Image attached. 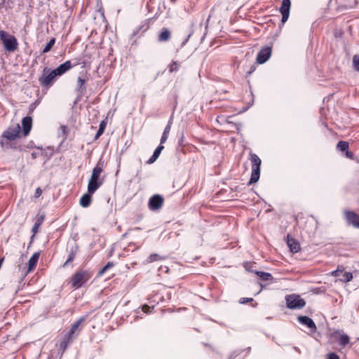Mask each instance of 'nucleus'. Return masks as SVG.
Segmentation results:
<instances>
[{
  "mask_svg": "<svg viewBox=\"0 0 359 359\" xmlns=\"http://www.w3.org/2000/svg\"><path fill=\"white\" fill-rule=\"evenodd\" d=\"M343 274V278L341 279V280L345 282V283H348L349 281H351L353 278V275L351 272H344V273H342Z\"/></svg>",
  "mask_w": 359,
  "mask_h": 359,
  "instance_id": "nucleus-33",
  "label": "nucleus"
},
{
  "mask_svg": "<svg viewBox=\"0 0 359 359\" xmlns=\"http://www.w3.org/2000/svg\"><path fill=\"white\" fill-rule=\"evenodd\" d=\"M172 124V117H171L169 119L168 124L164 129V131H163L161 138V142H160L161 144H164L166 142V140H168V135L170 132Z\"/></svg>",
  "mask_w": 359,
  "mask_h": 359,
  "instance_id": "nucleus-18",
  "label": "nucleus"
},
{
  "mask_svg": "<svg viewBox=\"0 0 359 359\" xmlns=\"http://www.w3.org/2000/svg\"><path fill=\"white\" fill-rule=\"evenodd\" d=\"M86 80L82 79L81 77H79L77 80V87L76 90L81 93H83L86 90Z\"/></svg>",
  "mask_w": 359,
  "mask_h": 359,
  "instance_id": "nucleus-26",
  "label": "nucleus"
},
{
  "mask_svg": "<svg viewBox=\"0 0 359 359\" xmlns=\"http://www.w3.org/2000/svg\"><path fill=\"white\" fill-rule=\"evenodd\" d=\"M287 245L292 253H297L300 250L299 242L289 236H287Z\"/></svg>",
  "mask_w": 359,
  "mask_h": 359,
  "instance_id": "nucleus-15",
  "label": "nucleus"
},
{
  "mask_svg": "<svg viewBox=\"0 0 359 359\" xmlns=\"http://www.w3.org/2000/svg\"><path fill=\"white\" fill-rule=\"evenodd\" d=\"M163 204V198L158 194L151 196L148 203V207L151 210H157L160 209Z\"/></svg>",
  "mask_w": 359,
  "mask_h": 359,
  "instance_id": "nucleus-8",
  "label": "nucleus"
},
{
  "mask_svg": "<svg viewBox=\"0 0 359 359\" xmlns=\"http://www.w3.org/2000/svg\"><path fill=\"white\" fill-rule=\"evenodd\" d=\"M79 247L77 245H75L72 247L70 250V252L68 255V258L67 261L64 263L63 266H67L69 263H71L75 258L76 255L77 253Z\"/></svg>",
  "mask_w": 359,
  "mask_h": 359,
  "instance_id": "nucleus-21",
  "label": "nucleus"
},
{
  "mask_svg": "<svg viewBox=\"0 0 359 359\" xmlns=\"http://www.w3.org/2000/svg\"><path fill=\"white\" fill-rule=\"evenodd\" d=\"M348 143L345 141H339L337 144V148L341 151L348 150Z\"/></svg>",
  "mask_w": 359,
  "mask_h": 359,
  "instance_id": "nucleus-29",
  "label": "nucleus"
},
{
  "mask_svg": "<svg viewBox=\"0 0 359 359\" xmlns=\"http://www.w3.org/2000/svg\"><path fill=\"white\" fill-rule=\"evenodd\" d=\"M55 39L54 38L51 39L49 42L46 44L45 48L43 49L42 53H46L50 50L53 46L55 44Z\"/></svg>",
  "mask_w": 359,
  "mask_h": 359,
  "instance_id": "nucleus-30",
  "label": "nucleus"
},
{
  "mask_svg": "<svg viewBox=\"0 0 359 359\" xmlns=\"http://www.w3.org/2000/svg\"><path fill=\"white\" fill-rule=\"evenodd\" d=\"M42 194V190L41 188H37L35 191V194H34V196L36 198H38Z\"/></svg>",
  "mask_w": 359,
  "mask_h": 359,
  "instance_id": "nucleus-39",
  "label": "nucleus"
},
{
  "mask_svg": "<svg viewBox=\"0 0 359 359\" xmlns=\"http://www.w3.org/2000/svg\"><path fill=\"white\" fill-rule=\"evenodd\" d=\"M32 156H33L34 158L36 157L34 154H32Z\"/></svg>",
  "mask_w": 359,
  "mask_h": 359,
  "instance_id": "nucleus-45",
  "label": "nucleus"
},
{
  "mask_svg": "<svg viewBox=\"0 0 359 359\" xmlns=\"http://www.w3.org/2000/svg\"><path fill=\"white\" fill-rule=\"evenodd\" d=\"M337 334V340L340 346L345 347L349 344L350 338L346 334L338 332Z\"/></svg>",
  "mask_w": 359,
  "mask_h": 359,
  "instance_id": "nucleus-19",
  "label": "nucleus"
},
{
  "mask_svg": "<svg viewBox=\"0 0 359 359\" xmlns=\"http://www.w3.org/2000/svg\"><path fill=\"white\" fill-rule=\"evenodd\" d=\"M250 157L252 163V173L249 181V184H252L257 182L259 179L260 165L262 161L259 157L255 154H250Z\"/></svg>",
  "mask_w": 359,
  "mask_h": 359,
  "instance_id": "nucleus-5",
  "label": "nucleus"
},
{
  "mask_svg": "<svg viewBox=\"0 0 359 359\" xmlns=\"http://www.w3.org/2000/svg\"><path fill=\"white\" fill-rule=\"evenodd\" d=\"M85 320V318L82 317L75 321L71 326V328L67 334V338L69 339H72L74 337V334L78 330L80 325Z\"/></svg>",
  "mask_w": 359,
  "mask_h": 359,
  "instance_id": "nucleus-16",
  "label": "nucleus"
},
{
  "mask_svg": "<svg viewBox=\"0 0 359 359\" xmlns=\"http://www.w3.org/2000/svg\"><path fill=\"white\" fill-rule=\"evenodd\" d=\"M46 69L43 71V75L40 77L39 81L40 83L43 86H49L52 85L55 78L58 76L57 74H54V69L51 71L47 75L45 74Z\"/></svg>",
  "mask_w": 359,
  "mask_h": 359,
  "instance_id": "nucleus-10",
  "label": "nucleus"
},
{
  "mask_svg": "<svg viewBox=\"0 0 359 359\" xmlns=\"http://www.w3.org/2000/svg\"><path fill=\"white\" fill-rule=\"evenodd\" d=\"M114 266L113 262H109L98 273L99 276H102L105 271H107L109 269L113 267Z\"/></svg>",
  "mask_w": 359,
  "mask_h": 359,
  "instance_id": "nucleus-32",
  "label": "nucleus"
},
{
  "mask_svg": "<svg viewBox=\"0 0 359 359\" xmlns=\"http://www.w3.org/2000/svg\"><path fill=\"white\" fill-rule=\"evenodd\" d=\"M272 48L270 46L262 48L257 55V62L259 64H264L271 57Z\"/></svg>",
  "mask_w": 359,
  "mask_h": 359,
  "instance_id": "nucleus-7",
  "label": "nucleus"
},
{
  "mask_svg": "<svg viewBox=\"0 0 359 359\" xmlns=\"http://www.w3.org/2000/svg\"><path fill=\"white\" fill-rule=\"evenodd\" d=\"M180 64L177 61H172L168 66V70L170 73H172L178 71Z\"/></svg>",
  "mask_w": 359,
  "mask_h": 359,
  "instance_id": "nucleus-28",
  "label": "nucleus"
},
{
  "mask_svg": "<svg viewBox=\"0 0 359 359\" xmlns=\"http://www.w3.org/2000/svg\"><path fill=\"white\" fill-rule=\"evenodd\" d=\"M187 41H188V39H186V40H185V41L183 43V44H184V43H185Z\"/></svg>",
  "mask_w": 359,
  "mask_h": 359,
  "instance_id": "nucleus-46",
  "label": "nucleus"
},
{
  "mask_svg": "<svg viewBox=\"0 0 359 359\" xmlns=\"http://www.w3.org/2000/svg\"><path fill=\"white\" fill-rule=\"evenodd\" d=\"M353 67L355 71L359 72V55H355L353 57Z\"/></svg>",
  "mask_w": 359,
  "mask_h": 359,
  "instance_id": "nucleus-31",
  "label": "nucleus"
},
{
  "mask_svg": "<svg viewBox=\"0 0 359 359\" xmlns=\"http://www.w3.org/2000/svg\"><path fill=\"white\" fill-rule=\"evenodd\" d=\"M161 259H163L162 257L158 254L154 253L149 255V257L147 259L146 262L149 264Z\"/></svg>",
  "mask_w": 359,
  "mask_h": 359,
  "instance_id": "nucleus-27",
  "label": "nucleus"
},
{
  "mask_svg": "<svg viewBox=\"0 0 359 359\" xmlns=\"http://www.w3.org/2000/svg\"><path fill=\"white\" fill-rule=\"evenodd\" d=\"M154 309V306L152 307H150L148 305H144L142 306V311L146 313H149L151 312V309Z\"/></svg>",
  "mask_w": 359,
  "mask_h": 359,
  "instance_id": "nucleus-37",
  "label": "nucleus"
},
{
  "mask_svg": "<svg viewBox=\"0 0 359 359\" xmlns=\"http://www.w3.org/2000/svg\"><path fill=\"white\" fill-rule=\"evenodd\" d=\"M164 149L163 144H161L157 147V148L154 151L152 156L147 161V163L151 164L156 161V160L158 158L161 154V151Z\"/></svg>",
  "mask_w": 359,
  "mask_h": 359,
  "instance_id": "nucleus-20",
  "label": "nucleus"
},
{
  "mask_svg": "<svg viewBox=\"0 0 359 359\" xmlns=\"http://www.w3.org/2000/svg\"><path fill=\"white\" fill-rule=\"evenodd\" d=\"M287 307L290 309H301L304 307L306 302L299 295H287L285 297Z\"/></svg>",
  "mask_w": 359,
  "mask_h": 359,
  "instance_id": "nucleus-6",
  "label": "nucleus"
},
{
  "mask_svg": "<svg viewBox=\"0 0 359 359\" xmlns=\"http://www.w3.org/2000/svg\"><path fill=\"white\" fill-rule=\"evenodd\" d=\"M20 130V125L16 124L14 126L9 127L4 132L0 142L1 146L4 149L12 147L11 142L19 137Z\"/></svg>",
  "mask_w": 359,
  "mask_h": 359,
  "instance_id": "nucleus-1",
  "label": "nucleus"
},
{
  "mask_svg": "<svg viewBox=\"0 0 359 359\" xmlns=\"http://www.w3.org/2000/svg\"><path fill=\"white\" fill-rule=\"evenodd\" d=\"M235 357H236V355H235L231 354V355L229 356V359H234V358H235Z\"/></svg>",
  "mask_w": 359,
  "mask_h": 359,
  "instance_id": "nucleus-44",
  "label": "nucleus"
},
{
  "mask_svg": "<svg viewBox=\"0 0 359 359\" xmlns=\"http://www.w3.org/2000/svg\"><path fill=\"white\" fill-rule=\"evenodd\" d=\"M170 32L167 28H163L158 35L159 41H168L170 39Z\"/></svg>",
  "mask_w": 359,
  "mask_h": 359,
  "instance_id": "nucleus-23",
  "label": "nucleus"
},
{
  "mask_svg": "<svg viewBox=\"0 0 359 359\" xmlns=\"http://www.w3.org/2000/svg\"><path fill=\"white\" fill-rule=\"evenodd\" d=\"M44 216H41L40 217L37 218L32 229V231L34 233V234L38 232L39 228L41 225ZM34 236V235H33L32 238H33Z\"/></svg>",
  "mask_w": 359,
  "mask_h": 359,
  "instance_id": "nucleus-25",
  "label": "nucleus"
},
{
  "mask_svg": "<svg viewBox=\"0 0 359 359\" xmlns=\"http://www.w3.org/2000/svg\"><path fill=\"white\" fill-rule=\"evenodd\" d=\"M255 273L261 278V280L266 281L271 280L273 278L270 273L264 271H256Z\"/></svg>",
  "mask_w": 359,
  "mask_h": 359,
  "instance_id": "nucleus-24",
  "label": "nucleus"
},
{
  "mask_svg": "<svg viewBox=\"0 0 359 359\" xmlns=\"http://www.w3.org/2000/svg\"><path fill=\"white\" fill-rule=\"evenodd\" d=\"M60 129H61L62 133H63V135L66 137L67 133V126H65L64 125L61 126H60Z\"/></svg>",
  "mask_w": 359,
  "mask_h": 359,
  "instance_id": "nucleus-41",
  "label": "nucleus"
},
{
  "mask_svg": "<svg viewBox=\"0 0 359 359\" xmlns=\"http://www.w3.org/2000/svg\"><path fill=\"white\" fill-rule=\"evenodd\" d=\"M0 40L3 43L6 50L14 52L18 48V41L16 38L7 33L6 31H0Z\"/></svg>",
  "mask_w": 359,
  "mask_h": 359,
  "instance_id": "nucleus-4",
  "label": "nucleus"
},
{
  "mask_svg": "<svg viewBox=\"0 0 359 359\" xmlns=\"http://www.w3.org/2000/svg\"><path fill=\"white\" fill-rule=\"evenodd\" d=\"M92 276V273L88 270L80 269L77 271L72 277V287L76 289L80 288L90 280Z\"/></svg>",
  "mask_w": 359,
  "mask_h": 359,
  "instance_id": "nucleus-3",
  "label": "nucleus"
},
{
  "mask_svg": "<svg viewBox=\"0 0 359 359\" xmlns=\"http://www.w3.org/2000/svg\"><path fill=\"white\" fill-rule=\"evenodd\" d=\"M345 218L349 224L359 229V215L352 211H346Z\"/></svg>",
  "mask_w": 359,
  "mask_h": 359,
  "instance_id": "nucleus-11",
  "label": "nucleus"
},
{
  "mask_svg": "<svg viewBox=\"0 0 359 359\" xmlns=\"http://www.w3.org/2000/svg\"><path fill=\"white\" fill-rule=\"evenodd\" d=\"M297 320L301 324L309 328L312 332L316 331L317 328L316 324L311 318L304 316H298Z\"/></svg>",
  "mask_w": 359,
  "mask_h": 359,
  "instance_id": "nucleus-12",
  "label": "nucleus"
},
{
  "mask_svg": "<svg viewBox=\"0 0 359 359\" xmlns=\"http://www.w3.org/2000/svg\"><path fill=\"white\" fill-rule=\"evenodd\" d=\"M91 195L88 192L82 196L80 199V205L83 208H87L91 203Z\"/></svg>",
  "mask_w": 359,
  "mask_h": 359,
  "instance_id": "nucleus-22",
  "label": "nucleus"
},
{
  "mask_svg": "<svg viewBox=\"0 0 359 359\" xmlns=\"http://www.w3.org/2000/svg\"><path fill=\"white\" fill-rule=\"evenodd\" d=\"M252 301H253L252 298L242 297L239 299V303L241 304H246L248 302H252Z\"/></svg>",
  "mask_w": 359,
  "mask_h": 359,
  "instance_id": "nucleus-35",
  "label": "nucleus"
},
{
  "mask_svg": "<svg viewBox=\"0 0 359 359\" xmlns=\"http://www.w3.org/2000/svg\"><path fill=\"white\" fill-rule=\"evenodd\" d=\"M343 273V271H340V270H339V269H337V270H335V271H333L331 273V274H332V276H339V274H340V273Z\"/></svg>",
  "mask_w": 359,
  "mask_h": 359,
  "instance_id": "nucleus-40",
  "label": "nucleus"
},
{
  "mask_svg": "<svg viewBox=\"0 0 359 359\" xmlns=\"http://www.w3.org/2000/svg\"><path fill=\"white\" fill-rule=\"evenodd\" d=\"M40 252H34L28 262V271H32L36 266L40 257Z\"/></svg>",
  "mask_w": 359,
  "mask_h": 359,
  "instance_id": "nucleus-17",
  "label": "nucleus"
},
{
  "mask_svg": "<svg viewBox=\"0 0 359 359\" xmlns=\"http://www.w3.org/2000/svg\"><path fill=\"white\" fill-rule=\"evenodd\" d=\"M76 64L72 65L71 61L67 60L65 62L59 65L56 69H54V74H57V76H61L64 74L65 72L69 71L72 67L76 66Z\"/></svg>",
  "mask_w": 359,
  "mask_h": 359,
  "instance_id": "nucleus-13",
  "label": "nucleus"
},
{
  "mask_svg": "<svg viewBox=\"0 0 359 359\" xmlns=\"http://www.w3.org/2000/svg\"><path fill=\"white\" fill-rule=\"evenodd\" d=\"M71 339H69L67 338V335L65 337V339L61 342L60 344V346L63 349H65L67 346V343L70 341Z\"/></svg>",
  "mask_w": 359,
  "mask_h": 359,
  "instance_id": "nucleus-36",
  "label": "nucleus"
},
{
  "mask_svg": "<svg viewBox=\"0 0 359 359\" xmlns=\"http://www.w3.org/2000/svg\"><path fill=\"white\" fill-rule=\"evenodd\" d=\"M290 6V0H283L281 6L280 8V12L282 15L281 22L283 23H285L289 18Z\"/></svg>",
  "mask_w": 359,
  "mask_h": 359,
  "instance_id": "nucleus-9",
  "label": "nucleus"
},
{
  "mask_svg": "<svg viewBox=\"0 0 359 359\" xmlns=\"http://www.w3.org/2000/svg\"><path fill=\"white\" fill-rule=\"evenodd\" d=\"M346 156L350 158L353 157V153L351 151H348V150L346 151Z\"/></svg>",
  "mask_w": 359,
  "mask_h": 359,
  "instance_id": "nucleus-42",
  "label": "nucleus"
},
{
  "mask_svg": "<svg viewBox=\"0 0 359 359\" xmlns=\"http://www.w3.org/2000/svg\"><path fill=\"white\" fill-rule=\"evenodd\" d=\"M103 171V163L98 162L93 169L92 175L88 184V191L90 194H93L97 189L102 185V182L99 181L100 174Z\"/></svg>",
  "mask_w": 359,
  "mask_h": 359,
  "instance_id": "nucleus-2",
  "label": "nucleus"
},
{
  "mask_svg": "<svg viewBox=\"0 0 359 359\" xmlns=\"http://www.w3.org/2000/svg\"><path fill=\"white\" fill-rule=\"evenodd\" d=\"M104 128H105V123H104V121H102L100 124L99 129L95 135V139L98 138L100 135H102V133H104Z\"/></svg>",
  "mask_w": 359,
  "mask_h": 359,
  "instance_id": "nucleus-34",
  "label": "nucleus"
},
{
  "mask_svg": "<svg viewBox=\"0 0 359 359\" xmlns=\"http://www.w3.org/2000/svg\"><path fill=\"white\" fill-rule=\"evenodd\" d=\"M327 359H339V357L334 353L328 354Z\"/></svg>",
  "mask_w": 359,
  "mask_h": 359,
  "instance_id": "nucleus-38",
  "label": "nucleus"
},
{
  "mask_svg": "<svg viewBox=\"0 0 359 359\" xmlns=\"http://www.w3.org/2000/svg\"><path fill=\"white\" fill-rule=\"evenodd\" d=\"M22 132L25 136H27L32 127V118L30 116L24 117L22 120Z\"/></svg>",
  "mask_w": 359,
  "mask_h": 359,
  "instance_id": "nucleus-14",
  "label": "nucleus"
},
{
  "mask_svg": "<svg viewBox=\"0 0 359 359\" xmlns=\"http://www.w3.org/2000/svg\"><path fill=\"white\" fill-rule=\"evenodd\" d=\"M4 258L2 257L0 259V269L1 268L2 266V264H3V262H4Z\"/></svg>",
  "mask_w": 359,
  "mask_h": 359,
  "instance_id": "nucleus-43",
  "label": "nucleus"
}]
</instances>
